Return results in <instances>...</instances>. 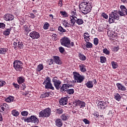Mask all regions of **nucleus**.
Returning <instances> with one entry per match:
<instances>
[{"mask_svg":"<svg viewBox=\"0 0 127 127\" xmlns=\"http://www.w3.org/2000/svg\"><path fill=\"white\" fill-rule=\"evenodd\" d=\"M111 64H112V68L113 69H117V68H118V63L115 61H112L111 62Z\"/></svg>","mask_w":127,"mask_h":127,"instance_id":"nucleus-41","label":"nucleus"},{"mask_svg":"<svg viewBox=\"0 0 127 127\" xmlns=\"http://www.w3.org/2000/svg\"><path fill=\"white\" fill-rule=\"evenodd\" d=\"M53 82L54 83V85L55 87L56 90H60V92L62 93H66L68 90V85L67 84H64L61 86V84L62 82L61 80L58 79L57 77H54L53 78Z\"/></svg>","mask_w":127,"mask_h":127,"instance_id":"nucleus-1","label":"nucleus"},{"mask_svg":"<svg viewBox=\"0 0 127 127\" xmlns=\"http://www.w3.org/2000/svg\"><path fill=\"white\" fill-rule=\"evenodd\" d=\"M8 51L7 48H0V54H6Z\"/></svg>","mask_w":127,"mask_h":127,"instance_id":"nucleus-35","label":"nucleus"},{"mask_svg":"<svg viewBox=\"0 0 127 127\" xmlns=\"http://www.w3.org/2000/svg\"><path fill=\"white\" fill-rule=\"evenodd\" d=\"M51 82V79L49 76L46 77V78L44 79V81L43 83V85H45L48 83Z\"/></svg>","mask_w":127,"mask_h":127,"instance_id":"nucleus-33","label":"nucleus"},{"mask_svg":"<svg viewBox=\"0 0 127 127\" xmlns=\"http://www.w3.org/2000/svg\"><path fill=\"white\" fill-rule=\"evenodd\" d=\"M100 62L101 63H106L107 62V58L105 57H100Z\"/></svg>","mask_w":127,"mask_h":127,"instance_id":"nucleus-43","label":"nucleus"},{"mask_svg":"<svg viewBox=\"0 0 127 127\" xmlns=\"http://www.w3.org/2000/svg\"><path fill=\"white\" fill-rule=\"evenodd\" d=\"M70 22L73 24V26L75 25V23H76L78 25H82V24H84V20L81 18H76L73 19Z\"/></svg>","mask_w":127,"mask_h":127,"instance_id":"nucleus-11","label":"nucleus"},{"mask_svg":"<svg viewBox=\"0 0 127 127\" xmlns=\"http://www.w3.org/2000/svg\"><path fill=\"white\" fill-rule=\"evenodd\" d=\"M48 61L49 62V65H52L53 64L54 61L52 59H50L48 60Z\"/></svg>","mask_w":127,"mask_h":127,"instance_id":"nucleus-56","label":"nucleus"},{"mask_svg":"<svg viewBox=\"0 0 127 127\" xmlns=\"http://www.w3.org/2000/svg\"><path fill=\"white\" fill-rule=\"evenodd\" d=\"M13 47H14V49H15L17 46V42H14L13 44Z\"/></svg>","mask_w":127,"mask_h":127,"instance_id":"nucleus-63","label":"nucleus"},{"mask_svg":"<svg viewBox=\"0 0 127 127\" xmlns=\"http://www.w3.org/2000/svg\"><path fill=\"white\" fill-rule=\"evenodd\" d=\"M85 85L86 86L87 88H88V89H92V88L94 87V83H93V81L91 80L88 81L85 84Z\"/></svg>","mask_w":127,"mask_h":127,"instance_id":"nucleus-26","label":"nucleus"},{"mask_svg":"<svg viewBox=\"0 0 127 127\" xmlns=\"http://www.w3.org/2000/svg\"><path fill=\"white\" fill-rule=\"evenodd\" d=\"M45 88L47 89H50V90H54V87H53L51 82L45 84Z\"/></svg>","mask_w":127,"mask_h":127,"instance_id":"nucleus-23","label":"nucleus"},{"mask_svg":"<svg viewBox=\"0 0 127 127\" xmlns=\"http://www.w3.org/2000/svg\"><path fill=\"white\" fill-rule=\"evenodd\" d=\"M59 5L61 7H62V5H63V3H62V0H59Z\"/></svg>","mask_w":127,"mask_h":127,"instance_id":"nucleus-61","label":"nucleus"},{"mask_svg":"<svg viewBox=\"0 0 127 127\" xmlns=\"http://www.w3.org/2000/svg\"><path fill=\"white\" fill-rule=\"evenodd\" d=\"M27 123H34V124H38L39 123V120L38 118H36V117L34 116H31L30 117H28L26 120Z\"/></svg>","mask_w":127,"mask_h":127,"instance_id":"nucleus-9","label":"nucleus"},{"mask_svg":"<svg viewBox=\"0 0 127 127\" xmlns=\"http://www.w3.org/2000/svg\"><path fill=\"white\" fill-rule=\"evenodd\" d=\"M53 58L56 64H57L58 65L62 64V61H61V60H60V57H59V56H54Z\"/></svg>","mask_w":127,"mask_h":127,"instance_id":"nucleus-18","label":"nucleus"},{"mask_svg":"<svg viewBox=\"0 0 127 127\" xmlns=\"http://www.w3.org/2000/svg\"><path fill=\"white\" fill-rule=\"evenodd\" d=\"M23 29V30H24V31L27 32V33H29V32H30V31H31V30H30V29H29V27H28V26H27L26 25H24Z\"/></svg>","mask_w":127,"mask_h":127,"instance_id":"nucleus-39","label":"nucleus"},{"mask_svg":"<svg viewBox=\"0 0 127 127\" xmlns=\"http://www.w3.org/2000/svg\"><path fill=\"white\" fill-rule=\"evenodd\" d=\"M91 33L92 34H95V33H96V31H95V29H92Z\"/></svg>","mask_w":127,"mask_h":127,"instance_id":"nucleus-64","label":"nucleus"},{"mask_svg":"<svg viewBox=\"0 0 127 127\" xmlns=\"http://www.w3.org/2000/svg\"><path fill=\"white\" fill-rule=\"evenodd\" d=\"M59 103L61 106H65V105H67V104H68V98H62L59 100Z\"/></svg>","mask_w":127,"mask_h":127,"instance_id":"nucleus-16","label":"nucleus"},{"mask_svg":"<svg viewBox=\"0 0 127 127\" xmlns=\"http://www.w3.org/2000/svg\"><path fill=\"white\" fill-rule=\"evenodd\" d=\"M67 85L68 86V88H73L74 87V84H67Z\"/></svg>","mask_w":127,"mask_h":127,"instance_id":"nucleus-62","label":"nucleus"},{"mask_svg":"<svg viewBox=\"0 0 127 127\" xmlns=\"http://www.w3.org/2000/svg\"><path fill=\"white\" fill-rule=\"evenodd\" d=\"M0 109L2 113H4V110L8 109V105L6 104H3L2 105L0 106Z\"/></svg>","mask_w":127,"mask_h":127,"instance_id":"nucleus-27","label":"nucleus"},{"mask_svg":"<svg viewBox=\"0 0 127 127\" xmlns=\"http://www.w3.org/2000/svg\"><path fill=\"white\" fill-rule=\"evenodd\" d=\"M29 17H30V18H35V17H36V16H35V15L32 13H30V15L29 16Z\"/></svg>","mask_w":127,"mask_h":127,"instance_id":"nucleus-55","label":"nucleus"},{"mask_svg":"<svg viewBox=\"0 0 127 127\" xmlns=\"http://www.w3.org/2000/svg\"><path fill=\"white\" fill-rule=\"evenodd\" d=\"M78 58L81 61H85L86 59H87L86 56L82 54H81V53L78 54Z\"/></svg>","mask_w":127,"mask_h":127,"instance_id":"nucleus-28","label":"nucleus"},{"mask_svg":"<svg viewBox=\"0 0 127 127\" xmlns=\"http://www.w3.org/2000/svg\"><path fill=\"white\" fill-rule=\"evenodd\" d=\"M12 29V27H10L9 28L6 29L5 31H3V34L5 36H8L10 34V31Z\"/></svg>","mask_w":127,"mask_h":127,"instance_id":"nucleus-22","label":"nucleus"},{"mask_svg":"<svg viewBox=\"0 0 127 127\" xmlns=\"http://www.w3.org/2000/svg\"><path fill=\"white\" fill-rule=\"evenodd\" d=\"M62 22H63V24L64 25V27H72L73 26H74L73 24L70 22V23L68 22V21L64 20H62Z\"/></svg>","mask_w":127,"mask_h":127,"instance_id":"nucleus-17","label":"nucleus"},{"mask_svg":"<svg viewBox=\"0 0 127 127\" xmlns=\"http://www.w3.org/2000/svg\"><path fill=\"white\" fill-rule=\"evenodd\" d=\"M14 99V97H13V96H10L5 98V101L7 102V103H11V102H13Z\"/></svg>","mask_w":127,"mask_h":127,"instance_id":"nucleus-30","label":"nucleus"},{"mask_svg":"<svg viewBox=\"0 0 127 127\" xmlns=\"http://www.w3.org/2000/svg\"><path fill=\"white\" fill-rule=\"evenodd\" d=\"M79 9L83 14H87L92 9V5L88 1H83L79 4Z\"/></svg>","mask_w":127,"mask_h":127,"instance_id":"nucleus-2","label":"nucleus"},{"mask_svg":"<svg viewBox=\"0 0 127 127\" xmlns=\"http://www.w3.org/2000/svg\"><path fill=\"white\" fill-rule=\"evenodd\" d=\"M49 26H50V24L46 22L43 25V29H45V30H47V29L49 28Z\"/></svg>","mask_w":127,"mask_h":127,"instance_id":"nucleus-42","label":"nucleus"},{"mask_svg":"<svg viewBox=\"0 0 127 127\" xmlns=\"http://www.w3.org/2000/svg\"><path fill=\"white\" fill-rule=\"evenodd\" d=\"M58 30L61 32V34L66 32V29H64L62 26H60L58 27Z\"/></svg>","mask_w":127,"mask_h":127,"instance_id":"nucleus-37","label":"nucleus"},{"mask_svg":"<svg viewBox=\"0 0 127 127\" xmlns=\"http://www.w3.org/2000/svg\"><path fill=\"white\" fill-rule=\"evenodd\" d=\"M68 95H73L74 94V89H67L66 92Z\"/></svg>","mask_w":127,"mask_h":127,"instance_id":"nucleus-46","label":"nucleus"},{"mask_svg":"<svg viewBox=\"0 0 127 127\" xmlns=\"http://www.w3.org/2000/svg\"><path fill=\"white\" fill-rule=\"evenodd\" d=\"M59 51L60 53H62V54H63L64 52H65V49H64V48H63V47H60L59 48Z\"/></svg>","mask_w":127,"mask_h":127,"instance_id":"nucleus-50","label":"nucleus"},{"mask_svg":"<svg viewBox=\"0 0 127 127\" xmlns=\"http://www.w3.org/2000/svg\"><path fill=\"white\" fill-rule=\"evenodd\" d=\"M73 75L75 80V83H82L85 80V76L81 75L77 71L73 72Z\"/></svg>","mask_w":127,"mask_h":127,"instance_id":"nucleus-5","label":"nucleus"},{"mask_svg":"<svg viewBox=\"0 0 127 127\" xmlns=\"http://www.w3.org/2000/svg\"><path fill=\"white\" fill-rule=\"evenodd\" d=\"M17 47L19 49H23L24 47V45H23V43L22 42H18Z\"/></svg>","mask_w":127,"mask_h":127,"instance_id":"nucleus-40","label":"nucleus"},{"mask_svg":"<svg viewBox=\"0 0 127 127\" xmlns=\"http://www.w3.org/2000/svg\"><path fill=\"white\" fill-rule=\"evenodd\" d=\"M93 43L94 45H98L99 44V39L98 38H95L93 40Z\"/></svg>","mask_w":127,"mask_h":127,"instance_id":"nucleus-48","label":"nucleus"},{"mask_svg":"<svg viewBox=\"0 0 127 127\" xmlns=\"http://www.w3.org/2000/svg\"><path fill=\"white\" fill-rule=\"evenodd\" d=\"M55 124L56 127H61L63 126V122L62 121L61 119L58 118L55 121Z\"/></svg>","mask_w":127,"mask_h":127,"instance_id":"nucleus-19","label":"nucleus"},{"mask_svg":"<svg viewBox=\"0 0 127 127\" xmlns=\"http://www.w3.org/2000/svg\"><path fill=\"white\" fill-rule=\"evenodd\" d=\"M103 52L106 55H110V51L108 50V49L105 48L103 50Z\"/></svg>","mask_w":127,"mask_h":127,"instance_id":"nucleus-47","label":"nucleus"},{"mask_svg":"<svg viewBox=\"0 0 127 127\" xmlns=\"http://www.w3.org/2000/svg\"><path fill=\"white\" fill-rule=\"evenodd\" d=\"M106 102L103 101H99L97 106L100 110H105L106 109Z\"/></svg>","mask_w":127,"mask_h":127,"instance_id":"nucleus-14","label":"nucleus"},{"mask_svg":"<svg viewBox=\"0 0 127 127\" xmlns=\"http://www.w3.org/2000/svg\"><path fill=\"white\" fill-rule=\"evenodd\" d=\"M21 115L23 116V117H26V116H28V112L22 111L21 112Z\"/></svg>","mask_w":127,"mask_h":127,"instance_id":"nucleus-49","label":"nucleus"},{"mask_svg":"<svg viewBox=\"0 0 127 127\" xmlns=\"http://www.w3.org/2000/svg\"><path fill=\"white\" fill-rule=\"evenodd\" d=\"M13 85L14 86V87H15L16 88V89H19L20 86L19 85L17 84V83H13Z\"/></svg>","mask_w":127,"mask_h":127,"instance_id":"nucleus-57","label":"nucleus"},{"mask_svg":"<svg viewBox=\"0 0 127 127\" xmlns=\"http://www.w3.org/2000/svg\"><path fill=\"white\" fill-rule=\"evenodd\" d=\"M29 36L33 39H38V38H40V34L36 31H32L29 34Z\"/></svg>","mask_w":127,"mask_h":127,"instance_id":"nucleus-12","label":"nucleus"},{"mask_svg":"<svg viewBox=\"0 0 127 127\" xmlns=\"http://www.w3.org/2000/svg\"><path fill=\"white\" fill-rule=\"evenodd\" d=\"M13 65L15 70L18 72H20L23 69L22 62L20 61L15 60L13 63Z\"/></svg>","mask_w":127,"mask_h":127,"instance_id":"nucleus-7","label":"nucleus"},{"mask_svg":"<svg viewBox=\"0 0 127 127\" xmlns=\"http://www.w3.org/2000/svg\"><path fill=\"white\" fill-rule=\"evenodd\" d=\"M70 118V116L67 114H64L61 116V119L62 121H68V119Z\"/></svg>","mask_w":127,"mask_h":127,"instance_id":"nucleus-25","label":"nucleus"},{"mask_svg":"<svg viewBox=\"0 0 127 127\" xmlns=\"http://www.w3.org/2000/svg\"><path fill=\"white\" fill-rule=\"evenodd\" d=\"M70 14L71 15H70V21L71 22L73 19H74L75 18H77V11L76 10V9H74L73 10H72L70 11Z\"/></svg>","mask_w":127,"mask_h":127,"instance_id":"nucleus-15","label":"nucleus"},{"mask_svg":"<svg viewBox=\"0 0 127 127\" xmlns=\"http://www.w3.org/2000/svg\"><path fill=\"white\" fill-rule=\"evenodd\" d=\"M11 114L13 117H18L19 116V112L16 110H13L11 111Z\"/></svg>","mask_w":127,"mask_h":127,"instance_id":"nucleus-31","label":"nucleus"},{"mask_svg":"<svg viewBox=\"0 0 127 127\" xmlns=\"http://www.w3.org/2000/svg\"><path fill=\"white\" fill-rule=\"evenodd\" d=\"M0 28L4 29V28H5V24L2 22L0 23Z\"/></svg>","mask_w":127,"mask_h":127,"instance_id":"nucleus-52","label":"nucleus"},{"mask_svg":"<svg viewBox=\"0 0 127 127\" xmlns=\"http://www.w3.org/2000/svg\"><path fill=\"white\" fill-rule=\"evenodd\" d=\"M3 18L5 21H9L13 20L14 19V16L11 14L6 13L3 16Z\"/></svg>","mask_w":127,"mask_h":127,"instance_id":"nucleus-13","label":"nucleus"},{"mask_svg":"<svg viewBox=\"0 0 127 127\" xmlns=\"http://www.w3.org/2000/svg\"><path fill=\"white\" fill-rule=\"evenodd\" d=\"M119 19H120V16H119L117 13L112 12L109 14V23L110 24L115 23L116 20H119Z\"/></svg>","mask_w":127,"mask_h":127,"instance_id":"nucleus-6","label":"nucleus"},{"mask_svg":"<svg viewBox=\"0 0 127 127\" xmlns=\"http://www.w3.org/2000/svg\"><path fill=\"white\" fill-rule=\"evenodd\" d=\"M79 68L80 71L83 73H86L87 72V69H86V65L83 64H80L79 65Z\"/></svg>","mask_w":127,"mask_h":127,"instance_id":"nucleus-21","label":"nucleus"},{"mask_svg":"<svg viewBox=\"0 0 127 127\" xmlns=\"http://www.w3.org/2000/svg\"><path fill=\"white\" fill-rule=\"evenodd\" d=\"M56 114H58V115H61L63 114V112L64 111L63 110V109L62 108H57L56 110Z\"/></svg>","mask_w":127,"mask_h":127,"instance_id":"nucleus-38","label":"nucleus"},{"mask_svg":"<svg viewBox=\"0 0 127 127\" xmlns=\"http://www.w3.org/2000/svg\"><path fill=\"white\" fill-rule=\"evenodd\" d=\"M85 41L86 42L85 44V47H86V48H93V44L89 41H87L86 40H85Z\"/></svg>","mask_w":127,"mask_h":127,"instance_id":"nucleus-34","label":"nucleus"},{"mask_svg":"<svg viewBox=\"0 0 127 127\" xmlns=\"http://www.w3.org/2000/svg\"><path fill=\"white\" fill-rule=\"evenodd\" d=\"M60 13L64 16V17H68V13L67 12L64 11H61Z\"/></svg>","mask_w":127,"mask_h":127,"instance_id":"nucleus-45","label":"nucleus"},{"mask_svg":"<svg viewBox=\"0 0 127 127\" xmlns=\"http://www.w3.org/2000/svg\"><path fill=\"white\" fill-rule=\"evenodd\" d=\"M25 82V77L23 76H19L17 77V82L20 85V84H23Z\"/></svg>","mask_w":127,"mask_h":127,"instance_id":"nucleus-24","label":"nucleus"},{"mask_svg":"<svg viewBox=\"0 0 127 127\" xmlns=\"http://www.w3.org/2000/svg\"><path fill=\"white\" fill-rule=\"evenodd\" d=\"M44 68V66H43V64H40L37 66L36 71H37V72H40V71H41L42 70H43Z\"/></svg>","mask_w":127,"mask_h":127,"instance_id":"nucleus-29","label":"nucleus"},{"mask_svg":"<svg viewBox=\"0 0 127 127\" xmlns=\"http://www.w3.org/2000/svg\"><path fill=\"white\" fill-rule=\"evenodd\" d=\"M114 99L116 100V101L120 102V101H121V99H122V97H121V95H120V94L116 93L114 95Z\"/></svg>","mask_w":127,"mask_h":127,"instance_id":"nucleus-32","label":"nucleus"},{"mask_svg":"<svg viewBox=\"0 0 127 127\" xmlns=\"http://www.w3.org/2000/svg\"><path fill=\"white\" fill-rule=\"evenodd\" d=\"M51 94V92H46L45 93H43L41 96L42 98H46V97H49Z\"/></svg>","mask_w":127,"mask_h":127,"instance_id":"nucleus-44","label":"nucleus"},{"mask_svg":"<svg viewBox=\"0 0 127 127\" xmlns=\"http://www.w3.org/2000/svg\"><path fill=\"white\" fill-rule=\"evenodd\" d=\"M93 115L94 117H96V118H98L99 117H100V115H99V112H95Z\"/></svg>","mask_w":127,"mask_h":127,"instance_id":"nucleus-60","label":"nucleus"},{"mask_svg":"<svg viewBox=\"0 0 127 127\" xmlns=\"http://www.w3.org/2000/svg\"><path fill=\"white\" fill-rule=\"evenodd\" d=\"M116 85L120 91H126V90H127L126 86H125V85H123V84L121 83H117Z\"/></svg>","mask_w":127,"mask_h":127,"instance_id":"nucleus-20","label":"nucleus"},{"mask_svg":"<svg viewBox=\"0 0 127 127\" xmlns=\"http://www.w3.org/2000/svg\"><path fill=\"white\" fill-rule=\"evenodd\" d=\"M51 115V109L47 108L39 113V118H49Z\"/></svg>","mask_w":127,"mask_h":127,"instance_id":"nucleus-4","label":"nucleus"},{"mask_svg":"<svg viewBox=\"0 0 127 127\" xmlns=\"http://www.w3.org/2000/svg\"><path fill=\"white\" fill-rule=\"evenodd\" d=\"M75 106L76 107H79L80 109L82 108H85L86 107V103L84 101H81L79 99L76 100L74 101Z\"/></svg>","mask_w":127,"mask_h":127,"instance_id":"nucleus-10","label":"nucleus"},{"mask_svg":"<svg viewBox=\"0 0 127 127\" xmlns=\"http://www.w3.org/2000/svg\"><path fill=\"white\" fill-rule=\"evenodd\" d=\"M83 37H84V39H86V40H87V41H89V40L90 39V34H89V33L85 32L83 34Z\"/></svg>","mask_w":127,"mask_h":127,"instance_id":"nucleus-36","label":"nucleus"},{"mask_svg":"<svg viewBox=\"0 0 127 127\" xmlns=\"http://www.w3.org/2000/svg\"><path fill=\"white\" fill-rule=\"evenodd\" d=\"M83 122L85 124V125H89V124H90V121L86 119H83Z\"/></svg>","mask_w":127,"mask_h":127,"instance_id":"nucleus-54","label":"nucleus"},{"mask_svg":"<svg viewBox=\"0 0 127 127\" xmlns=\"http://www.w3.org/2000/svg\"><path fill=\"white\" fill-rule=\"evenodd\" d=\"M60 43L62 46H64V47H67V48H71V47L74 46V42H71L70 38L67 37L62 38L60 40Z\"/></svg>","mask_w":127,"mask_h":127,"instance_id":"nucleus-3","label":"nucleus"},{"mask_svg":"<svg viewBox=\"0 0 127 127\" xmlns=\"http://www.w3.org/2000/svg\"><path fill=\"white\" fill-rule=\"evenodd\" d=\"M119 49H120V47L119 46L117 47H115L113 48V50L114 51H115V52H117V51H119Z\"/></svg>","mask_w":127,"mask_h":127,"instance_id":"nucleus-58","label":"nucleus"},{"mask_svg":"<svg viewBox=\"0 0 127 127\" xmlns=\"http://www.w3.org/2000/svg\"><path fill=\"white\" fill-rule=\"evenodd\" d=\"M5 84H6L5 81L1 80H0V87H3Z\"/></svg>","mask_w":127,"mask_h":127,"instance_id":"nucleus-53","label":"nucleus"},{"mask_svg":"<svg viewBox=\"0 0 127 127\" xmlns=\"http://www.w3.org/2000/svg\"><path fill=\"white\" fill-rule=\"evenodd\" d=\"M21 84V88L22 89V90H24V89H25V88H26L25 84H24V83H23Z\"/></svg>","mask_w":127,"mask_h":127,"instance_id":"nucleus-59","label":"nucleus"},{"mask_svg":"<svg viewBox=\"0 0 127 127\" xmlns=\"http://www.w3.org/2000/svg\"><path fill=\"white\" fill-rule=\"evenodd\" d=\"M121 10L118 11V14L121 16H127V8L125 5H121L120 6Z\"/></svg>","mask_w":127,"mask_h":127,"instance_id":"nucleus-8","label":"nucleus"},{"mask_svg":"<svg viewBox=\"0 0 127 127\" xmlns=\"http://www.w3.org/2000/svg\"><path fill=\"white\" fill-rule=\"evenodd\" d=\"M101 16L103 17V18H105V19H108L109 16L107 14H106L105 12H103L101 14Z\"/></svg>","mask_w":127,"mask_h":127,"instance_id":"nucleus-51","label":"nucleus"}]
</instances>
